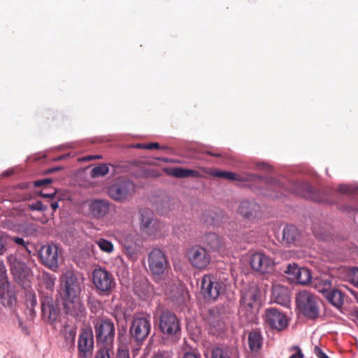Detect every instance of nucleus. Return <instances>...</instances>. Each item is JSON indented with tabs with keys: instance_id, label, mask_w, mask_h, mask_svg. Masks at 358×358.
<instances>
[{
	"instance_id": "6e6d98bb",
	"label": "nucleus",
	"mask_w": 358,
	"mask_h": 358,
	"mask_svg": "<svg viewBox=\"0 0 358 358\" xmlns=\"http://www.w3.org/2000/svg\"><path fill=\"white\" fill-rule=\"evenodd\" d=\"M207 154H208L209 155H211V156H214V157H219L220 156V154H218V153H213V152H207Z\"/></svg>"
},
{
	"instance_id": "6ab92c4d",
	"label": "nucleus",
	"mask_w": 358,
	"mask_h": 358,
	"mask_svg": "<svg viewBox=\"0 0 358 358\" xmlns=\"http://www.w3.org/2000/svg\"><path fill=\"white\" fill-rule=\"evenodd\" d=\"M260 211L259 205L248 200L242 201L238 207V213L244 217L252 220L257 217Z\"/></svg>"
},
{
	"instance_id": "2f4dec72",
	"label": "nucleus",
	"mask_w": 358,
	"mask_h": 358,
	"mask_svg": "<svg viewBox=\"0 0 358 358\" xmlns=\"http://www.w3.org/2000/svg\"><path fill=\"white\" fill-rule=\"evenodd\" d=\"M137 241L136 236L134 234H128L125 236L123 245L130 256L136 253L135 248L138 245Z\"/></svg>"
},
{
	"instance_id": "5701e85b",
	"label": "nucleus",
	"mask_w": 358,
	"mask_h": 358,
	"mask_svg": "<svg viewBox=\"0 0 358 358\" xmlns=\"http://www.w3.org/2000/svg\"><path fill=\"white\" fill-rule=\"evenodd\" d=\"M164 172L171 176L177 178H200L201 175L196 170L184 169L180 167L177 168H166L164 169Z\"/></svg>"
},
{
	"instance_id": "58836bf2",
	"label": "nucleus",
	"mask_w": 358,
	"mask_h": 358,
	"mask_svg": "<svg viewBox=\"0 0 358 358\" xmlns=\"http://www.w3.org/2000/svg\"><path fill=\"white\" fill-rule=\"evenodd\" d=\"M135 148H141V149H147V150H153V149H159V145L157 143H143L141 144L138 143L135 145Z\"/></svg>"
},
{
	"instance_id": "ea45409f",
	"label": "nucleus",
	"mask_w": 358,
	"mask_h": 358,
	"mask_svg": "<svg viewBox=\"0 0 358 358\" xmlns=\"http://www.w3.org/2000/svg\"><path fill=\"white\" fill-rule=\"evenodd\" d=\"M8 283L6 277V271L5 269L4 265L0 263V285L2 284Z\"/></svg>"
},
{
	"instance_id": "20e7f679",
	"label": "nucleus",
	"mask_w": 358,
	"mask_h": 358,
	"mask_svg": "<svg viewBox=\"0 0 358 358\" xmlns=\"http://www.w3.org/2000/svg\"><path fill=\"white\" fill-rule=\"evenodd\" d=\"M225 284L210 275H204L201 280V293L208 300H217L225 292Z\"/></svg>"
},
{
	"instance_id": "a18cd8bd",
	"label": "nucleus",
	"mask_w": 358,
	"mask_h": 358,
	"mask_svg": "<svg viewBox=\"0 0 358 358\" xmlns=\"http://www.w3.org/2000/svg\"><path fill=\"white\" fill-rule=\"evenodd\" d=\"M56 194V191L54 190L52 192H48V193H45V192H41L39 193V195L41 196L43 198H48V199H52L53 198Z\"/></svg>"
},
{
	"instance_id": "603ef678",
	"label": "nucleus",
	"mask_w": 358,
	"mask_h": 358,
	"mask_svg": "<svg viewBox=\"0 0 358 358\" xmlns=\"http://www.w3.org/2000/svg\"><path fill=\"white\" fill-rule=\"evenodd\" d=\"M257 166V169H270V166L269 165H267L264 163H258L256 164Z\"/></svg>"
},
{
	"instance_id": "a19ab883",
	"label": "nucleus",
	"mask_w": 358,
	"mask_h": 358,
	"mask_svg": "<svg viewBox=\"0 0 358 358\" xmlns=\"http://www.w3.org/2000/svg\"><path fill=\"white\" fill-rule=\"evenodd\" d=\"M52 180L50 178H45L42 180H38L34 182L35 187H41L45 185H49L52 182Z\"/></svg>"
},
{
	"instance_id": "dca6fc26",
	"label": "nucleus",
	"mask_w": 358,
	"mask_h": 358,
	"mask_svg": "<svg viewBox=\"0 0 358 358\" xmlns=\"http://www.w3.org/2000/svg\"><path fill=\"white\" fill-rule=\"evenodd\" d=\"M41 310L43 319L50 324L55 322L60 315L58 304L52 297L48 296L42 297Z\"/></svg>"
},
{
	"instance_id": "f704fd0d",
	"label": "nucleus",
	"mask_w": 358,
	"mask_h": 358,
	"mask_svg": "<svg viewBox=\"0 0 358 358\" xmlns=\"http://www.w3.org/2000/svg\"><path fill=\"white\" fill-rule=\"evenodd\" d=\"M108 166L105 164H99L94 167L90 173L92 178H98L100 176H104L108 173Z\"/></svg>"
},
{
	"instance_id": "1a4fd4ad",
	"label": "nucleus",
	"mask_w": 358,
	"mask_h": 358,
	"mask_svg": "<svg viewBox=\"0 0 358 358\" xmlns=\"http://www.w3.org/2000/svg\"><path fill=\"white\" fill-rule=\"evenodd\" d=\"M148 262L149 269L155 275L163 274L169 264L164 253L159 248H154L150 251Z\"/></svg>"
},
{
	"instance_id": "e433bc0d",
	"label": "nucleus",
	"mask_w": 358,
	"mask_h": 358,
	"mask_svg": "<svg viewBox=\"0 0 358 358\" xmlns=\"http://www.w3.org/2000/svg\"><path fill=\"white\" fill-rule=\"evenodd\" d=\"M357 189V187L352 185H340L338 187V192L344 194H352Z\"/></svg>"
},
{
	"instance_id": "5fc2aeb1",
	"label": "nucleus",
	"mask_w": 358,
	"mask_h": 358,
	"mask_svg": "<svg viewBox=\"0 0 358 358\" xmlns=\"http://www.w3.org/2000/svg\"><path fill=\"white\" fill-rule=\"evenodd\" d=\"M50 206H51L52 209L55 211L58 208L59 203L57 201H54L50 203Z\"/></svg>"
},
{
	"instance_id": "3c124183",
	"label": "nucleus",
	"mask_w": 358,
	"mask_h": 358,
	"mask_svg": "<svg viewBox=\"0 0 358 358\" xmlns=\"http://www.w3.org/2000/svg\"><path fill=\"white\" fill-rule=\"evenodd\" d=\"M101 158H102L101 155H89V156L85 157L83 159V160H85V161H90V160H92V159H101Z\"/></svg>"
},
{
	"instance_id": "bb28decb",
	"label": "nucleus",
	"mask_w": 358,
	"mask_h": 358,
	"mask_svg": "<svg viewBox=\"0 0 358 358\" xmlns=\"http://www.w3.org/2000/svg\"><path fill=\"white\" fill-rule=\"evenodd\" d=\"M211 358H238V356L235 349L225 346L213 348Z\"/></svg>"
},
{
	"instance_id": "cd10ccee",
	"label": "nucleus",
	"mask_w": 358,
	"mask_h": 358,
	"mask_svg": "<svg viewBox=\"0 0 358 358\" xmlns=\"http://www.w3.org/2000/svg\"><path fill=\"white\" fill-rule=\"evenodd\" d=\"M324 297L337 308H341L343 305L344 294L337 289L332 288Z\"/></svg>"
},
{
	"instance_id": "2eb2a0df",
	"label": "nucleus",
	"mask_w": 358,
	"mask_h": 358,
	"mask_svg": "<svg viewBox=\"0 0 358 358\" xmlns=\"http://www.w3.org/2000/svg\"><path fill=\"white\" fill-rule=\"evenodd\" d=\"M285 273L287 274L292 282L297 284L306 285L310 282L312 279L310 270L299 267L295 263L289 264L285 270Z\"/></svg>"
},
{
	"instance_id": "a878e982",
	"label": "nucleus",
	"mask_w": 358,
	"mask_h": 358,
	"mask_svg": "<svg viewBox=\"0 0 358 358\" xmlns=\"http://www.w3.org/2000/svg\"><path fill=\"white\" fill-rule=\"evenodd\" d=\"M292 192L301 196L310 199H316L313 187L307 182H296L294 184Z\"/></svg>"
},
{
	"instance_id": "72a5a7b5",
	"label": "nucleus",
	"mask_w": 358,
	"mask_h": 358,
	"mask_svg": "<svg viewBox=\"0 0 358 358\" xmlns=\"http://www.w3.org/2000/svg\"><path fill=\"white\" fill-rule=\"evenodd\" d=\"M99 345L100 346L95 358H112L114 355L113 345Z\"/></svg>"
},
{
	"instance_id": "37998d69",
	"label": "nucleus",
	"mask_w": 358,
	"mask_h": 358,
	"mask_svg": "<svg viewBox=\"0 0 358 358\" xmlns=\"http://www.w3.org/2000/svg\"><path fill=\"white\" fill-rule=\"evenodd\" d=\"M351 280L358 287V268H355L352 270Z\"/></svg>"
},
{
	"instance_id": "9b49d317",
	"label": "nucleus",
	"mask_w": 358,
	"mask_h": 358,
	"mask_svg": "<svg viewBox=\"0 0 358 358\" xmlns=\"http://www.w3.org/2000/svg\"><path fill=\"white\" fill-rule=\"evenodd\" d=\"M264 318L268 327L277 331H282L288 325L287 316L275 308H266Z\"/></svg>"
},
{
	"instance_id": "412c9836",
	"label": "nucleus",
	"mask_w": 358,
	"mask_h": 358,
	"mask_svg": "<svg viewBox=\"0 0 358 358\" xmlns=\"http://www.w3.org/2000/svg\"><path fill=\"white\" fill-rule=\"evenodd\" d=\"M94 345L93 334L91 330H85L80 335L78 341V348L80 352L83 353L85 358H87V353H91Z\"/></svg>"
},
{
	"instance_id": "49530a36",
	"label": "nucleus",
	"mask_w": 358,
	"mask_h": 358,
	"mask_svg": "<svg viewBox=\"0 0 358 358\" xmlns=\"http://www.w3.org/2000/svg\"><path fill=\"white\" fill-rule=\"evenodd\" d=\"M295 349H296V352L294 355H292V356H290L289 358H303V355L300 350V348L297 346H296L294 348Z\"/></svg>"
},
{
	"instance_id": "4468645a",
	"label": "nucleus",
	"mask_w": 358,
	"mask_h": 358,
	"mask_svg": "<svg viewBox=\"0 0 358 358\" xmlns=\"http://www.w3.org/2000/svg\"><path fill=\"white\" fill-rule=\"evenodd\" d=\"M159 327L160 331L168 336L176 334L180 329L178 319L169 311H164L161 314Z\"/></svg>"
},
{
	"instance_id": "79ce46f5",
	"label": "nucleus",
	"mask_w": 358,
	"mask_h": 358,
	"mask_svg": "<svg viewBox=\"0 0 358 358\" xmlns=\"http://www.w3.org/2000/svg\"><path fill=\"white\" fill-rule=\"evenodd\" d=\"M314 353L318 358H330L318 346L314 348Z\"/></svg>"
},
{
	"instance_id": "473e14b6",
	"label": "nucleus",
	"mask_w": 358,
	"mask_h": 358,
	"mask_svg": "<svg viewBox=\"0 0 358 358\" xmlns=\"http://www.w3.org/2000/svg\"><path fill=\"white\" fill-rule=\"evenodd\" d=\"M56 280L57 278L55 275L48 273H43L41 275V282L47 290L52 292L55 287Z\"/></svg>"
},
{
	"instance_id": "7ed1b4c3",
	"label": "nucleus",
	"mask_w": 358,
	"mask_h": 358,
	"mask_svg": "<svg viewBox=\"0 0 358 358\" xmlns=\"http://www.w3.org/2000/svg\"><path fill=\"white\" fill-rule=\"evenodd\" d=\"M296 303L300 312L306 317L315 319L318 317L320 308L316 297L310 292H299L296 296Z\"/></svg>"
},
{
	"instance_id": "ddd939ff",
	"label": "nucleus",
	"mask_w": 358,
	"mask_h": 358,
	"mask_svg": "<svg viewBox=\"0 0 358 358\" xmlns=\"http://www.w3.org/2000/svg\"><path fill=\"white\" fill-rule=\"evenodd\" d=\"M39 256L43 265L56 271L59 266V248L56 245L48 244L41 248Z\"/></svg>"
},
{
	"instance_id": "4c0bfd02",
	"label": "nucleus",
	"mask_w": 358,
	"mask_h": 358,
	"mask_svg": "<svg viewBox=\"0 0 358 358\" xmlns=\"http://www.w3.org/2000/svg\"><path fill=\"white\" fill-rule=\"evenodd\" d=\"M29 208L31 210L45 211L48 209V206L43 205L41 201H38L29 205Z\"/></svg>"
},
{
	"instance_id": "680f3d73",
	"label": "nucleus",
	"mask_w": 358,
	"mask_h": 358,
	"mask_svg": "<svg viewBox=\"0 0 358 358\" xmlns=\"http://www.w3.org/2000/svg\"><path fill=\"white\" fill-rule=\"evenodd\" d=\"M357 301H358V299H357Z\"/></svg>"
},
{
	"instance_id": "0eeeda50",
	"label": "nucleus",
	"mask_w": 358,
	"mask_h": 358,
	"mask_svg": "<svg viewBox=\"0 0 358 358\" xmlns=\"http://www.w3.org/2000/svg\"><path fill=\"white\" fill-rule=\"evenodd\" d=\"M250 265L254 271L262 274H268L273 271L275 262L264 252H257L250 255Z\"/></svg>"
},
{
	"instance_id": "423d86ee",
	"label": "nucleus",
	"mask_w": 358,
	"mask_h": 358,
	"mask_svg": "<svg viewBox=\"0 0 358 358\" xmlns=\"http://www.w3.org/2000/svg\"><path fill=\"white\" fill-rule=\"evenodd\" d=\"M94 324L98 343L113 345L115 336L113 322L108 319H97Z\"/></svg>"
},
{
	"instance_id": "c756f323",
	"label": "nucleus",
	"mask_w": 358,
	"mask_h": 358,
	"mask_svg": "<svg viewBox=\"0 0 358 358\" xmlns=\"http://www.w3.org/2000/svg\"><path fill=\"white\" fill-rule=\"evenodd\" d=\"M203 243L213 251L219 250L221 246V240L215 233L206 234L203 237Z\"/></svg>"
},
{
	"instance_id": "a211bd4d",
	"label": "nucleus",
	"mask_w": 358,
	"mask_h": 358,
	"mask_svg": "<svg viewBox=\"0 0 358 358\" xmlns=\"http://www.w3.org/2000/svg\"><path fill=\"white\" fill-rule=\"evenodd\" d=\"M240 303L241 311L253 313L258 306L256 289L250 288L243 292Z\"/></svg>"
},
{
	"instance_id": "8fccbe9b",
	"label": "nucleus",
	"mask_w": 358,
	"mask_h": 358,
	"mask_svg": "<svg viewBox=\"0 0 358 358\" xmlns=\"http://www.w3.org/2000/svg\"><path fill=\"white\" fill-rule=\"evenodd\" d=\"M5 250V241H3V236L0 234V255L3 253Z\"/></svg>"
},
{
	"instance_id": "c9c22d12",
	"label": "nucleus",
	"mask_w": 358,
	"mask_h": 358,
	"mask_svg": "<svg viewBox=\"0 0 358 358\" xmlns=\"http://www.w3.org/2000/svg\"><path fill=\"white\" fill-rule=\"evenodd\" d=\"M96 243L97 244L101 250L106 253H111L114 250L113 243L106 239L100 238L96 241Z\"/></svg>"
},
{
	"instance_id": "f257e3e1",
	"label": "nucleus",
	"mask_w": 358,
	"mask_h": 358,
	"mask_svg": "<svg viewBox=\"0 0 358 358\" xmlns=\"http://www.w3.org/2000/svg\"><path fill=\"white\" fill-rule=\"evenodd\" d=\"M80 283L72 271H66L61 278L60 294L66 314L76 318L84 315L85 307L81 301Z\"/></svg>"
},
{
	"instance_id": "864d4df0",
	"label": "nucleus",
	"mask_w": 358,
	"mask_h": 358,
	"mask_svg": "<svg viewBox=\"0 0 358 358\" xmlns=\"http://www.w3.org/2000/svg\"><path fill=\"white\" fill-rule=\"evenodd\" d=\"M152 358H169L168 354L163 352V353H157L155 356H153Z\"/></svg>"
},
{
	"instance_id": "052dcab7",
	"label": "nucleus",
	"mask_w": 358,
	"mask_h": 358,
	"mask_svg": "<svg viewBox=\"0 0 358 358\" xmlns=\"http://www.w3.org/2000/svg\"><path fill=\"white\" fill-rule=\"evenodd\" d=\"M315 197H316V196H315ZM315 199H317V198H315ZM315 200H317V199H315ZM317 201H320V199H317Z\"/></svg>"
},
{
	"instance_id": "f3484780",
	"label": "nucleus",
	"mask_w": 358,
	"mask_h": 358,
	"mask_svg": "<svg viewBox=\"0 0 358 358\" xmlns=\"http://www.w3.org/2000/svg\"><path fill=\"white\" fill-rule=\"evenodd\" d=\"M203 170L207 173L210 174L211 176L220 178H224L228 180H235V181H252L256 178H257V175L251 174L247 172H244L242 173H235L231 171H206L204 169Z\"/></svg>"
},
{
	"instance_id": "393cba45",
	"label": "nucleus",
	"mask_w": 358,
	"mask_h": 358,
	"mask_svg": "<svg viewBox=\"0 0 358 358\" xmlns=\"http://www.w3.org/2000/svg\"><path fill=\"white\" fill-rule=\"evenodd\" d=\"M272 294L275 301L283 306L287 307L290 304V298L287 289L282 286H275Z\"/></svg>"
},
{
	"instance_id": "f8f14e48",
	"label": "nucleus",
	"mask_w": 358,
	"mask_h": 358,
	"mask_svg": "<svg viewBox=\"0 0 358 358\" xmlns=\"http://www.w3.org/2000/svg\"><path fill=\"white\" fill-rule=\"evenodd\" d=\"M187 257L191 265L197 269H205L210 262V256L202 247L194 246L187 252Z\"/></svg>"
},
{
	"instance_id": "9d476101",
	"label": "nucleus",
	"mask_w": 358,
	"mask_h": 358,
	"mask_svg": "<svg viewBox=\"0 0 358 358\" xmlns=\"http://www.w3.org/2000/svg\"><path fill=\"white\" fill-rule=\"evenodd\" d=\"M134 191V185L128 180L117 179L108 189L109 196L115 201H122Z\"/></svg>"
},
{
	"instance_id": "c03bdc74",
	"label": "nucleus",
	"mask_w": 358,
	"mask_h": 358,
	"mask_svg": "<svg viewBox=\"0 0 358 358\" xmlns=\"http://www.w3.org/2000/svg\"><path fill=\"white\" fill-rule=\"evenodd\" d=\"M116 358H129V351L125 349H119Z\"/></svg>"
},
{
	"instance_id": "13d9d810",
	"label": "nucleus",
	"mask_w": 358,
	"mask_h": 358,
	"mask_svg": "<svg viewBox=\"0 0 358 358\" xmlns=\"http://www.w3.org/2000/svg\"><path fill=\"white\" fill-rule=\"evenodd\" d=\"M70 334H74V331L73 330L70 331Z\"/></svg>"
},
{
	"instance_id": "6e6552de",
	"label": "nucleus",
	"mask_w": 358,
	"mask_h": 358,
	"mask_svg": "<svg viewBox=\"0 0 358 358\" xmlns=\"http://www.w3.org/2000/svg\"><path fill=\"white\" fill-rule=\"evenodd\" d=\"M151 330L149 317H136L129 329L131 336L136 342H143L148 337Z\"/></svg>"
},
{
	"instance_id": "de8ad7c7",
	"label": "nucleus",
	"mask_w": 358,
	"mask_h": 358,
	"mask_svg": "<svg viewBox=\"0 0 358 358\" xmlns=\"http://www.w3.org/2000/svg\"><path fill=\"white\" fill-rule=\"evenodd\" d=\"M11 240L13 241L16 244L25 247V242L22 238L13 237L11 238Z\"/></svg>"
},
{
	"instance_id": "aec40b11",
	"label": "nucleus",
	"mask_w": 358,
	"mask_h": 358,
	"mask_svg": "<svg viewBox=\"0 0 358 358\" xmlns=\"http://www.w3.org/2000/svg\"><path fill=\"white\" fill-rule=\"evenodd\" d=\"M110 203L108 201L96 199L89 205V211L90 214L95 218H101L104 217L109 211Z\"/></svg>"
},
{
	"instance_id": "bf43d9fd",
	"label": "nucleus",
	"mask_w": 358,
	"mask_h": 358,
	"mask_svg": "<svg viewBox=\"0 0 358 358\" xmlns=\"http://www.w3.org/2000/svg\"><path fill=\"white\" fill-rule=\"evenodd\" d=\"M314 234H315V236H318V235L316 234L315 231H314Z\"/></svg>"
},
{
	"instance_id": "4d7b16f0",
	"label": "nucleus",
	"mask_w": 358,
	"mask_h": 358,
	"mask_svg": "<svg viewBox=\"0 0 358 358\" xmlns=\"http://www.w3.org/2000/svg\"><path fill=\"white\" fill-rule=\"evenodd\" d=\"M356 318H357V320L358 321V310L356 311Z\"/></svg>"
},
{
	"instance_id": "09e8293b",
	"label": "nucleus",
	"mask_w": 358,
	"mask_h": 358,
	"mask_svg": "<svg viewBox=\"0 0 358 358\" xmlns=\"http://www.w3.org/2000/svg\"><path fill=\"white\" fill-rule=\"evenodd\" d=\"M182 358H201V356L194 352H187L183 355Z\"/></svg>"
},
{
	"instance_id": "7c9ffc66",
	"label": "nucleus",
	"mask_w": 358,
	"mask_h": 358,
	"mask_svg": "<svg viewBox=\"0 0 358 358\" xmlns=\"http://www.w3.org/2000/svg\"><path fill=\"white\" fill-rule=\"evenodd\" d=\"M262 338L261 334L256 331L248 335V345L252 352H257L262 346Z\"/></svg>"
},
{
	"instance_id": "f03ea898",
	"label": "nucleus",
	"mask_w": 358,
	"mask_h": 358,
	"mask_svg": "<svg viewBox=\"0 0 358 358\" xmlns=\"http://www.w3.org/2000/svg\"><path fill=\"white\" fill-rule=\"evenodd\" d=\"M141 232L148 238H157L164 234V224L154 218V213L148 208L139 210Z\"/></svg>"
},
{
	"instance_id": "4be33fe9",
	"label": "nucleus",
	"mask_w": 358,
	"mask_h": 358,
	"mask_svg": "<svg viewBox=\"0 0 358 358\" xmlns=\"http://www.w3.org/2000/svg\"><path fill=\"white\" fill-rule=\"evenodd\" d=\"M332 278L323 275L311 279L310 283L316 290L324 296L332 289Z\"/></svg>"
},
{
	"instance_id": "b1692460",
	"label": "nucleus",
	"mask_w": 358,
	"mask_h": 358,
	"mask_svg": "<svg viewBox=\"0 0 358 358\" xmlns=\"http://www.w3.org/2000/svg\"><path fill=\"white\" fill-rule=\"evenodd\" d=\"M15 301L14 292L10 284L6 283L0 285V302L4 306H12Z\"/></svg>"
},
{
	"instance_id": "39448f33",
	"label": "nucleus",
	"mask_w": 358,
	"mask_h": 358,
	"mask_svg": "<svg viewBox=\"0 0 358 358\" xmlns=\"http://www.w3.org/2000/svg\"><path fill=\"white\" fill-rule=\"evenodd\" d=\"M92 282L95 287L106 294H109L115 286L113 275L106 269L96 268L92 272Z\"/></svg>"
},
{
	"instance_id": "c85d7f7f",
	"label": "nucleus",
	"mask_w": 358,
	"mask_h": 358,
	"mask_svg": "<svg viewBox=\"0 0 358 358\" xmlns=\"http://www.w3.org/2000/svg\"><path fill=\"white\" fill-rule=\"evenodd\" d=\"M297 228L294 225L286 226L282 231V240L287 244L294 243L299 237Z\"/></svg>"
}]
</instances>
